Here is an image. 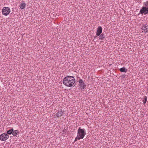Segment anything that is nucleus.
<instances>
[{
  "label": "nucleus",
  "mask_w": 148,
  "mask_h": 148,
  "mask_svg": "<svg viewBox=\"0 0 148 148\" xmlns=\"http://www.w3.org/2000/svg\"><path fill=\"white\" fill-rule=\"evenodd\" d=\"M75 82V79L73 76H68L64 77L63 81V84L65 86L71 87L74 86Z\"/></svg>",
  "instance_id": "obj_1"
},
{
  "label": "nucleus",
  "mask_w": 148,
  "mask_h": 148,
  "mask_svg": "<svg viewBox=\"0 0 148 148\" xmlns=\"http://www.w3.org/2000/svg\"><path fill=\"white\" fill-rule=\"evenodd\" d=\"M143 5L144 6L143 7L140 9V13L143 14H148V1L144 2Z\"/></svg>",
  "instance_id": "obj_2"
},
{
  "label": "nucleus",
  "mask_w": 148,
  "mask_h": 148,
  "mask_svg": "<svg viewBox=\"0 0 148 148\" xmlns=\"http://www.w3.org/2000/svg\"><path fill=\"white\" fill-rule=\"evenodd\" d=\"M86 133L84 129H81L79 127L77 130V136L78 137H79V139H83Z\"/></svg>",
  "instance_id": "obj_3"
},
{
  "label": "nucleus",
  "mask_w": 148,
  "mask_h": 148,
  "mask_svg": "<svg viewBox=\"0 0 148 148\" xmlns=\"http://www.w3.org/2000/svg\"><path fill=\"white\" fill-rule=\"evenodd\" d=\"M10 8L8 7H4L2 10V14L5 16L8 15L10 13Z\"/></svg>",
  "instance_id": "obj_4"
},
{
  "label": "nucleus",
  "mask_w": 148,
  "mask_h": 148,
  "mask_svg": "<svg viewBox=\"0 0 148 148\" xmlns=\"http://www.w3.org/2000/svg\"><path fill=\"white\" fill-rule=\"evenodd\" d=\"M9 137V136L5 133H3L0 135V140L2 141H5Z\"/></svg>",
  "instance_id": "obj_5"
},
{
  "label": "nucleus",
  "mask_w": 148,
  "mask_h": 148,
  "mask_svg": "<svg viewBox=\"0 0 148 148\" xmlns=\"http://www.w3.org/2000/svg\"><path fill=\"white\" fill-rule=\"evenodd\" d=\"M79 84L80 86V88L81 90H83L86 87V85L82 79H80L79 81Z\"/></svg>",
  "instance_id": "obj_6"
},
{
  "label": "nucleus",
  "mask_w": 148,
  "mask_h": 148,
  "mask_svg": "<svg viewBox=\"0 0 148 148\" xmlns=\"http://www.w3.org/2000/svg\"><path fill=\"white\" fill-rule=\"evenodd\" d=\"M64 114V111L61 109L57 112L55 116L56 117H59L62 116Z\"/></svg>",
  "instance_id": "obj_7"
},
{
  "label": "nucleus",
  "mask_w": 148,
  "mask_h": 148,
  "mask_svg": "<svg viewBox=\"0 0 148 148\" xmlns=\"http://www.w3.org/2000/svg\"><path fill=\"white\" fill-rule=\"evenodd\" d=\"M102 29L101 26H99L97 28L96 34L97 36H99L102 33Z\"/></svg>",
  "instance_id": "obj_8"
},
{
  "label": "nucleus",
  "mask_w": 148,
  "mask_h": 148,
  "mask_svg": "<svg viewBox=\"0 0 148 148\" xmlns=\"http://www.w3.org/2000/svg\"><path fill=\"white\" fill-rule=\"evenodd\" d=\"M141 29L144 31V32H148V25L147 24L142 25Z\"/></svg>",
  "instance_id": "obj_9"
},
{
  "label": "nucleus",
  "mask_w": 148,
  "mask_h": 148,
  "mask_svg": "<svg viewBox=\"0 0 148 148\" xmlns=\"http://www.w3.org/2000/svg\"><path fill=\"white\" fill-rule=\"evenodd\" d=\"M99 36V39L101 40H103L105 38V34L103 33L101 34Z\"/></svg>",
  "instance_id": "obj_10"
},
{
  "label": "nucleus",
  "mask_w": 148,
  "mask_h": 148,
  "mask_svg": "<svg viewBox=\"0 0 148 148\" xmlns=\"http://www.w3.org/2000/svg\"><path fill=\"white\" fill-rule=\"evenodd\" d=\"M14 131V130L13 128L10 129L9 130H8L7 132V134H11L12 133V134L13 132Z\"/></svg>",
  "instance_id": "obj_11"
},
{
  "label": "nucleus",
  "mask_w": 148,
  "mask_h": 148,
  "mask_svg": "<svg viewBox=\"0 0 148 148\" xmlns=\"http://www.w3.org/2000/svg\"><path fill=\"white\" fill-rule=\"evenodd\" d=\"M19 131L18 130H15L13 131L12 132V135L14 136H16L17 134L18 133H19Z\"/></svg>",
  "instance_id": "obj_12"
},
{
  "label": "nucleus",
  "mask_w": 148,
  "mask_h": 148,
  "mask_svg": "<svg viewBox=\"0 0 148 148\" xmlns=\"http://www.w3.org/2000/svg\"><path fill=\"white\" fill-rule=\"evenodd\" d=\"M25 6L26 4L24 2L21 4L20 6V8L21 9H24L25 8Z\"/></svg>",
  "instance_id": "obj_13"
},
{
  "label": "nucleus",
  "mask_w": 148,
  "mask_h": 148,
  "mask_svg": "<svg viewBox=\"0 0 148 148\" xmlns=\"http://www.w3.org/2000/svg\"><path fill=\"white\" fill-rule=\"evenodd\" d=\"M120 70L121 72L126 73L127 71V69L125 68V67H123L120 68Z\"/></svg>",
  "instance_id": "obj_14"
},
{
  "label": "nucleus",
  "mask_w": 148,
  "mask_h": 148,
  "mask_svg": "<svg viewBox=\"0 0 148 148\" xmlns=\"http://www.w3.org/2000/svg\"><path fill=\"white\" fill-rule=\"evenodd\" d=\"M143 102L144 104H145L147 100V97L146 96H144L143 98Z\"/></svg>",
  "instance_id": "obj_15"
},
{
  "label": "nucleus",
  "mask_w": 148,
  "mask_h": 148,
  "mask_svg": "<svg viewBox=\"0 0 148 148\" xmlns=\"http://www.w3.org/2000/svg\"><path fill=\"white\" fill-rule=\"evenodd\" d=\"M80 139H79V137H78V136L77 135V136L75 138L74 141H76L77 140H79Z\"/></svg>",
  "instance_id": "obj_16"
},
{
  "label": "nucleus",
  "mask_w": 148,
  "mask_h": 148,
  "mask_svg": "<svg viewBox=\"0 0 148 148\" xmlns=\"http://www.w3.org/2000/svg\"><path fill=\"white\" fill-rule=\"evenodd\" d=\"M124 75H122V77H124Z\"/></svg>",
  "instance_id": "obj_17"
},
{
  "label": "nucleus",
  "mask_w": 148,
  "mask_h": 148,
  "mask_svg": "<svg viewBox=\"0 0 148 148\" xmlns=\"http://www.w3.org/2000/svg\"><path fill=\"white\" fill-rule=\"evenodd\" d=\"M147 89L148 90V86L147 87Z\"/></svg>",
  "instance_id": "obj_18"
},
{
  "label": "nucleus",
  "mask_w": 148,
  "mask_h": 148,
  "mask_svg": "<svg viewBox=\"0 0 148 148\" xmlns=\"http://www.w3.org/2000/svg\"><path fill=\"white\" fill-rule=\"evenodd\" d=\"M96 37V36H95V38Z\"/></svg>",
  "instance_id": "obj_19"
}]
</instances>
